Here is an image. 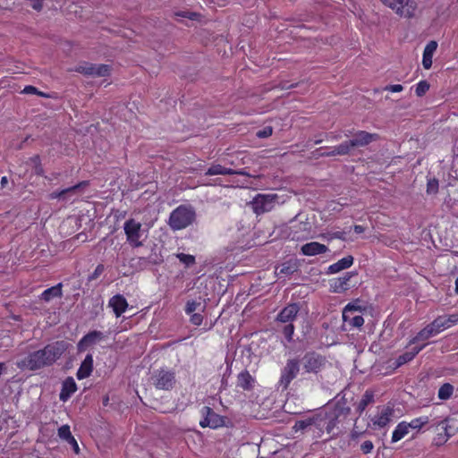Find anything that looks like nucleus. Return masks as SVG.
Masks as SVG:
<instances>
[{
	"instance_id": "obj_1",
	"label": "nucleus",
	"mask_w": 458,
	"mask_h": 458,
	"mask_svg": "<svg viewBox=\"0 0 458 458\" xmlns=\"http://www.w3.org/2000/svg\"><path fill=\"white\" fill-rule=\"evenodd\" d=\"M68 347L69 344L65 341L53 342L40 350L20 357L15 364L21 370L30 371L49 367L61 358Z\"/></svg>"
},
{
	"instance_id": "obj_2",
	"label": "nucleus",
	"mask_w": 458,
	"mask_h": 458,
	"mask_svg": "<svg viewBox=\"0 0 458 458\" xmlns=\"http://www.w3.org/2000/svg\"><path fill=\"white\" fill-rule=\"evenodd\" d=\"M195 218L196 213L192 208L181 205L171 212L168 225L174 231L182 230L191 225Z\"/></svg>"
},
{
	"instance_id": "obj_3",
	"label": "nucleus",
	"mask_w": 458,
	"mask_h": 458,
	"mask_svg": "<svg viewBox=\"0 0 458 458\" xmlns=\"http://www.w3.org/2000/svg\"><path fill=\"white\" fill-rule=\"evenodd\" d=\"M398 16L410 19L414 16L416 4L413 0H380Z\"/></svg>"
},
{
	"instance_id": "obj_4",
	"label": "nucleus",
	"mask_w": 458,
	"mask_h": 458,
	"mask_svg": "<svg viewBox=\"0 0 458 458\" xmlns=\"http://www.w3.org/2000/svg\"><path fill=\"white\" fill-rule=\"evenodd\" d=\"M326 363V358L314 352H307L300 361L303 374H317L325 367Z\"/></svg>"
},
{
	"instance_id": "obj_5",
	"label": "nucleus",
	"mask_w": 458,
	"mask_h": 458,
	"mask_svg": "<svg viewBox=\"0 0 458 458\" xmlns=\"http://www.w3.org/2000/svg\"><path fill=\"white\" fill-rule=\"evenodd\" d=\"M123 230L126 235V240L129 244L134 248H138L143 245V240L141 237L144 234L142 225L140 222L134 219L127 220L123 225Z\"/></svg>"
},
{
	"instance_id": "obj_6",
	"label": "nucleus",
	"mask_w": 458,
	"mask_h": 458,
	"mask_svg": "<svg viewBox=\"0 0 458 458\" xmlns=\"http://www.w3.org/2000/svg\"><path fill=\"white\" fill-rule=\"evenodd\" d=\"M278 199L277 194H258L250 204L254 213L260 215L271 211L278 203Z\"/></svg>"
},
{
	"instance_id": "obj_7",
	"label": "nucleus",
	"mask_w": 458,
	"mask_h": 458,
	"mask_svg": "<svg viewBox=\"0 0 458 458\" xmlns=\"http://www.w3.org/2000/svg\"><path fill=\"white\" fill-rule=\"evenodd\" d=\"M301 364L297 359L287 360L284 367L281 370L279 386L283 389H287L291 382L298 376L301 371Z\"/></svg>"
},
{
	"instance_id": "obj_8",
	"label": "nucleus",
	"mask_w": 458,
	"mask_h": 458,
	"mask_svg": "<svg viewBox=\"0 0 458 458\" xmlns=\"http://www.w3.org/2000/svg\"><path fill=\"white\" fill-rule=\"evenodd\" d=\"M351 411L350 407L346 406L344 403H341L338 402L335 405L332 412L330 413H323V422L327 433H331L335 428L337 420L339 417H347Z\"/></svg>"
},
{
	"instance_id": "obj_9",
	"label": "nucleus",
	"mask_w": 458,
	"mask_h": 458,
	"mask_svg": "<svg viewBox=\"0 0 458 458\" xmlns=\"http://www.w3.org/2000/svg\"><path fill=\"white\" fill-rule=\"evenodd\" d=\"M152 380L156 388L166 391L171 390L176 382L174 372L164 369L155 371Z\"/></svg>"
},
{
	"instance_id": "obj_10",
	"label": "nucleus",
	"mask_w": 458,
	"mask_h": 458,
	"mask_svg": "<svg viewBox=\"0 0 458 458\" xmlns=\"http://www.w3.org/2000/svg\"><path fill=\"white\" fill-rule=\"evenodd\" d=\"M75 71L93 77H106L110 73V66L107 64H83L78 65Z\"/></svg>"
},
{
	"instance_id": "obj_11",
	"label": "nucleus",
	"mask_w": 458,
	"mask_h": 458,
	"mask_svg": "<svg viewBox=\"0 0 458 458\" xmlns=\"http://www.w3.org/2000/svg\"><path fill=\"white\" fill-rule=\"evenodd\" d=\"M201 413L204 416V420L199 422L202 428L210 427L217 428L221 425L223 420L217 415L210 407L204 406L201 410Z\"/></svg>"
},
{
	"instance_id": "obj_12",
	"label": "nucleus",
	"mask_w": 458,
	"mask_h": 458,
	"mask_svg": "<svg viewBox=\"0 0 458 458\" xmlns=\"http://www.w3.org/2000/svg\"><path fill=\"white\" fill-rule=\"evenodd\" d=\"M105 335L100 331H91L85 335L78 343L79 352H84L89 346L94 345L104 340Z\"/></svg>"
},
{
	"instance_id": "obj_13",
	"label": "nucleus",
	"mask_w": 458,
	"mask_h": 458,
	"mask_svg": "<svg viewBox=\"0 0 458 458\" xmlns=\"http://www.w3.org/2000/svg\"><path fill=\"white\" fill-rule=\"evenodd\" d=\"M393 415V408L389 406H383L378 408L377 414L371 419V421L375 426L384 428L391 421Z\"/></svg>"
},
{
	"instance_id": "obj_14",
	"label": "nucleus",
	"mask_w": 458,
	"mask_h": 458,
	"mask_svg": "<svg viewBox=\"0 0 458 458\" xmlns=\"http://www.w3.org/2000/svg\"><path fill=\"white\" fill-rule=\"evenodd\" d=\"M300 310L299 305L292 303L284 307L276 317V321L281 323H293Z\"/></svg>"
},
{
	"instance_id": "obj_15",
	"label": "nucleus",
	"mask_w": 458,
	"mask_h": 458,
	"mask_svg": "<svg viewBox=\"0 0 458 458\" xmlns=\"http://www.w3.org/2000/svg\"><path fill=\"white\" fill-rule=\"evenodd\" d=\"M376 139V134H372L364 131H360L354 135L352 140H349V144L352 146L353 148H360L369 145Z\"/></svg>"
},
{
	"instance_id": "obj_16",
	"label": "nucleus",
	"mask_w": 458,
	"mask_h": 458,
	"mask_svg": "<svg viewBox=\"0 0 458 458\" xmlns=\"http://www.w3.org/2000/svg\"><path fill=\"white\" fill-rule=\"evenodd\" d=\"M353 276L352 272H347L343 276L334 278L330 282V289L333 293H343L349 289V281Z\"/></svg>"
},
{
	"instance_id": "obj_17",
	"label": "nucleus",
	"mask_w": 458,
	"mask_h": 458,
	"mask_svg": "<svg viewBox=\"0 0 458 458\" xmlns=\"http://www.w3.org/2000/svg\"><path fill=\"white\" fill-rule=\"evenodd\" d=\"M327 250L328 248L326 245L318 242H310L301 247V253L304 256H316L326 253Z\"/></svg>"
},
{
	"instance_id": "obj_18",
	"label": "nucleus",
	"mask_w": 458,
	"mask_h": 458,
	"mask_svg": "<svg viewBox=\"0 0 458 458\" xmlns=\"http://www.w3.org/2000/svg\"><path fill=\"white\" fill-rule=\"evenodd\" d=\"M108 305L113 309L115 316L118 318L125 312L128 302L123 295L116 294L109 300Z\"/></svg>"
},
{
	"instance_id": "obj_19",
	"label": "nucleus",
	"mask_w": 458,
	"mask_h": 458,
	"mask_svg": "<svg viewBox=\"0 0 458 458\" xmlns=\"http://www.w3.org/2000/svg\"><path fill=\"white\" fill-rule=\"evenodd\" d=\"M312 425H316L317 427H325L324 422H323L322 412L317 414L316 416H314L312 418H309L304 420L297 421L295 423L293 428L296 431L304 430L305 428H307L308 427L312 426Z\"/></svg>"
},
{
	"instance_id": "obj_20",
	"label": "nucleus",
	"mask_w": 458,
	"mask_h": 458,
	"mask_svg": "<svg viewBox=\"0 0 458 458\" xmlns=\"http://www.w3.org/2000/svg\"><path fill=\"white\" fill-rule=\"evenodd\" d=\"M77 390V386L72 377H67L62 385V390L60 393V400L63 402L67 401L72 394H74Z\"/></svg>"
},
{
	"instance_id": "obj_21",
	"label": "nucleus",
	"mask_w": 458,
	"mask_h": 458,
	"mask_svg": "<svg viewBox=\"0 0 458 458\" xmlns=\"http://www.w3.org/2000/svg\"><path fill=\"white\" fill-rule=\"evenodd\" d=\"M93 370V356L92 354H88L84 360L81 362L78 371L77 377L78 379H84L90 376Z\"/></svg>"
},
{
	"instance_id": "obj_22",
	"label": "nucleus",
	"mask_w": 458,
	"mask_h": 458,
	"mask_svg": "<svg viewBox=\"0 0 458 458\" xmlns=\"http://www.w3.org/2000/svg\"><path fill=\"white\" fill-rule=\"evenodd\" d=\"M437 48V41L428 42L423 51L422 65L425 69H429L432 66V57Z\"/></svg>"
},
{
	"instance_id": "obj_23",
	"label": "nucleus",
	"mask_w": 458,
	"mask_h": 458,
	"mask_svg": "<svg viewBox=\"0 0 458 458\" xmlns=\"http://www.w3.org/2000/svg\"><path fill=\"white\" fill-rule=\"evenodd\" d=\"M439 334L437 330L433 327V324L430 323L427 325L423 329H421L416 336H414L411 341L410 344H413L419 341H425L429 339L430 337L437 335Z\"/></svg>"
},
{
	"instance_id": "obj_24",
	"label": "nucleus",
	"mask_w": 458,
	"mask_h": 458,
	"mask_svg": "<svg viewBox=\"0 0 458 458\" xmlns=\"http://www.w3.org/2000/svg\"><path fill=\"white\" fill-rule=\"evenodd\" d=\"M343 320L350 327L355 328H360L364 324L363 317L354 312L343 311Z\"/></svg>"
},
{
	"instance_id": "obj_25",
	"label": "nucleus",
	"mask_w": 458,
	"mask_h": 458,
	"mask_svg": "<svg viewBox=\"0 0 458 458\" xmlns=\"http://www.w3.org/2000/svg\"><path fill=\"white\" fill-rule=\"evenodd\" d=\"M255 378L249 371H242L237 377V386L243 390H251L254 387Z\"/></svg>"
},
{
	"instance_id": "obj_26",
	"label": "nucleus",
	"mask_w": 458,
	"mask_h": 458,
	"mask_svg": "<svg viewBox=\"0 0 458 458\" xmlns=\"http://www.w3.org/2000/svg\"><path fill=\"white\" fill-rule=\"evenodd\" d=\"M353 264V257L349 255L346 256L337 262L330 265L328 267V273L329 274H336L344 269H346L350 267Z\"/></svg>"
},
{
	"instance_id": "obj_27",
	"label": "nucleus",
	"mask_w": 458,
	"mask_h": 458,
	"mask_svg": "<svg viewBox=\"0 0 458 458\" xmlns=\"http://www.w3.org/2000/svg\"><path fill=\"white\" fill-rule=\"evenodd\" d=\"M245 174L244 172H236L233 171L231 168H225L222 166L221 165H211L207 172L205 173L206 175H216V174Z\"/></svg>"
},
{
	"instance_id": "obj_28",
	"label": "nucleus",
	"mask_w": 458,
	"mask_h": 458,
	"mask_svg": "<svg viewBox=\"0 0 458 458\" xmlns=\"http://www.w3.org/2000/svg\"><path fill=\"white\" fill-rule=\"evenodd\" d=\"M425 346L426 344L420 347H414L411 351L400 355L395 360V367L398 368L411 360Z\"/></svg>"
},
{
	"instance_id": "obj_29",
	"label": "nucleus",
	"mask_w": 458,
	"mask_h": 458,
	"mask_svg": "<svg viewBox=\"0 0 458 458\" xmlns=\"http://www.w3.org/2000/svg\"><path fill=\"white\" fill-rule=\"evenodd\" d=\"M62 296V284H58L53 287L47 288L41 293V300L45 301H50L55 297Z\"/></svg>"
},
{
	"instance_id": "obj_30",
	"label": "nucleus",
	"mask_w": 458,
	"mask_h": 458,
	"mask_svg": "<svg viewBox=\"0 0 458 458\" xmlns=\"http://www.w3.org/2000/svg\"><path fill=\"white\" fill-rule=\"evenodd\" d=\"M374 402V394L370 390H367L362 395L361 400L358 403L357 411L360 415L366 409V407Z\"/></svg>"
},
{
	"instance_id": "obj_31",
	"label": "nucleus",
	"mask_w": 458,
	"mask_h": 458,
	"mask_svg": "<svg viewBox=\"0 0 458 458\" xmlns=\"http://www.w3.org/2000/svg\"><path fill=\"white\" fill-rule=\"evenodd\" d=\"M409 433L405 421L400 422L394 428L392 435V442L395 443L403 438Z\"/></svg>"
},
{
	"instance_id": "obj_32",
	"label": "nucleus",
	"mask_w": 458,
	"mask_h": 458,
	"mask_svg": "<svg viewBox=\"0 0 458 458\" xmlns=\"http://www.w3.org/2000/svg\"><path fill=\"white\" fill-rule=\"evenodd\" d=\"M87 185V182H81L72 187H70V188H66L64 190H62L60 191H54L50 194V199H62V198H64V196L68 193H72L74 192L75 191H77L78 189H80L81 187L82 186H86Z\"/></svg>"
},
{
	"instance_id": "obj_33",
	"label": "nucleus",
	"mask_w": 458,
	"mask_h": 458,
	"mask_svg": "<svg viewBox=\"0 0 458 458\" xmlns=\"http://www.w3.org/2000/svg\"><path fill=\"white\" fill-rule=\"evenodd\" d=\"M429 422V417L428 416H420L419 418L413 419L411 422L407 423L406 426L408 428V430L410 429H420L424 425L428 424Z\"/></svg>"
},
{
	"instance_id": "obj_34",
	"label": "nucleus",
	"mask_w": 458,
	"mask_h": 458,
	"mask_svg": "<svg viewBox=\"0 0 458 458\" xmlns=\"http://www.w3.org/2000/svg\"><path fill=\"white\" fill-rule=\"evenodd\" d=\"M454 393V386L445 383L440 386L438 389L437 396L440 400H448Z\"/></svg>"
},
{
	"instance_id": "obj_35",
	"label": "nucleus",
	"mask_w": 458,
	"mask_h": 458,
	"mask_svg": "<svg viewBox=\"0 0 458 458\" xmlns=\"http://www.w3.org/2000/svg\"><path fill=\"white\" fill-rule=\"evenodd\" d=\"M295 227H297V225ZM298 227L300 228V230L303 227V233L299 235L298 231H293V233H292L293 240L302 241V240L308 239L310 237V231L308 230L306 225L299 224Z\"/></svg>"
},
{
	"instance_id": "obj_36",
	"label": "nucleus",
	"mask_w": 458,
	"mask_h": 458,
	"mask_svg": "<svg viewBox=\"0 0 458 458\" xmlns=\"http://www.w3.org/2000/svg\"><path fill=\"white\" fill-rule=\"evenodd\" d=\"M296 271V266L294 264L284 263L278 267L276 270V275H292Z\"/></svg>"
},
{
	"instance_id": "obj_37",
	"label": "nucleus",
	"mask_w": 458,
	"mask_h": 458,
	"mask_svg": "<svg viewBox=\"0 0 458 458\" xmlns=\"http://www.w3.org/2000/svg\"><path fill=\"white\" fill-rule=\"evenodd\" d=\"M433 327L437 330L438 333L442 332L443 330L449 328L445 317L439 316L436 319H434L432 322Z\"/></svg>"
},
{
	"instance_id": "obj_38",
	"label": "nucleus",
	"mask_w": 458,
	"mask_h": 458,
	"mask_svg": "<svg viewBox=\"0 0 458 458\" xmlns=\"http://www.w3.org/2000/svg\"><path fill=\"white\" fill-rule=\"evenodd\" d=\"M58 437L66 442L73 437L68 425H63L58 428Z\"/></svg>"
},
{
	"instance_id": "obj_39",
	"label": "nucleus",
	"mask_w": 458,
	"mask_h": 458,
	"mask_svg": "<svg viewBox=\"0 0 458 458\" xmlns=\"http://www.w3.org/2000/svg\"><path fill=\"white\" fill-rule=\"evenodd\" d=\"M365 308L362 307L360 304V301H355L353 302H350L348 303L344 308V310L343 311H349V312H354V313H358V312H361L362 310H364Z\"/></svg>"
},
{
	"instance_id": "obj_40",
	"label": "nucleus",
	"mask_w": 458,
	"mask_h": 458,
	"mask_svg": "<svg viewBox=\"0 0 458 458\" xmlns=\"http://www.w3.org/2000/svg\"><path fill=\"white\" fill-rule=\"evenodd\" d=\"M352 149H353V148L349 144V140H347L336 146L335 153L339 156L347 155L352 151Z\"/></svg>"
},
{
	"instance_id": "obj_41",
	"label": "nucleus",
	"mask_w": 458,
	"mask_h": 458,
	"mask_svg": "<svg viewBox=\"0 0 458 458\" xmlns=\"http://www.w3.org/2000/svg\"><path fill=\"white\" fill-rule=\"evenodd\" d=\"M429 89V84L427 81H420L415 89V93L418 97H422Z\"/></svg>"
},
{
	"instance_id": "obj_42",
	"label": "nucleus",
	"mask_w": 458,
	"mask_h": 458,
	"mask_svg": "<svg viewBox=\"0 0 458 458\" xmlns=\"http://www.w3.org/2000/svg\"><path fill=\"white\" fill-rule=\"evenodd\" d=\"M439 183L438 180L436 178L428 180L427 182V193L428 194H437L438 191Z\"/></svg>"
},
{
	"instance_id": "obj_43",
	"label": "nucleus",
	"mask_w": 458,
	"mask_h": 458,
	"mask_svg": "<svg viewBox=\"0 0 458 458\" xmlns=\"http://www.w3.org/2000/svg\"><path fill=\"white\" fill-rule=\"evenodd\" d=\"M200 309H204V306H201L200 302H197L195 301H189L186 303L185 312L187 314H192L194 311L199 310Z\"/></svg>"
},
{
	"instance_id": "obj_44",
	"label": "nucleus",
	"mask_w": 458,
	"mask_h": 458,
	"mask_svg": "<svg viewBox=\"0 0 458 458\" xmlns=\"http://www.w3.org/2000/svg\"><path fill=\"white\" fill-rule=\"evenodd\" d=\"M179 260L185 264L187 267L191 266L195 263V257L190 254L179 253L177 254Z\"/></svg>"
},
{
	"instance_id": "obj_45",
	"label": "nucleus",
	"mask_w": 458,
	"mask_h": 458,
	"mask_svg": "<svg viewBox=\"0 0 458 458\" xmlns=\"http://www.w3.org/2000/svg\"><path fill=\"white\" fill-rule=\"evenodd\" d=\"M283 333L287 339L288 342H291L293 340V335L294 333V326L293 323H288L283 329Z\"/></svg>"
},
{
	"instance_id": "obj_46",
	"label": "nucleus",
	"mask_w": 458,
	"mask_h": 458,
	"mask_svg": "<svg viewBox=\"0 0 458 458\" xmlns=\"http://www.w3.org/2000/svg\"><path fill=\"white\" fill-rule=\"evenodd\" d=\"M273 133V129L271 126H267L263 128L262 130H259L256 132V136L259 139H265L271 136Z\"/></svg>"
},
{
	"instance_id": "obj_47",
	"label": "nucleus",
	"mask_w": 458,
	"mask_h": 458,
	"mask_svg": "<svg viewBox=\"0 0 458 458\" xmlns=\"http://www.w3.org/2000/svg\"><path fill=\"white\" fill-rule=\"evenodd\" d=\"M374 445L370 440L363 442L360 445V450L363 454H368L372 452Z\"/></svg>"
},
{
	"instance_id": "obj_48",
	"label": "nucleus",
	"mask_w": 458,
	"mask_h": 458,
	"mask_svg": "<svg viewBox=\"0 0 458 458\" xmlns=\"http://www.w3.org/2000/svg\"><path fill=\"white\" fill-rule=\"evenodd\" d=\"M437 430H443L445 432V440H446L447 437H450V433H448V425H447L446 420H442L439 423H437Z\"/></svg>"
},
{
	"instance_id": "obj_49",
	"label": "nucleus",
	"mask_w": 458,
	"mask_h": 458,
	"mask_svg": "<svg viewBox=\"0 0 458 458\" xmlns=\"http://www.w3.org/2000/svg\"><path fill=\"white\" fill-rule=\"evenodd\" d=\"M22 93H25V94H37V95L43 96V97L46 96L44 93L38 91V89L33 87V86H26L24 88V89L22 90Z\"/></svg>"
},
{
	"instance_id": "obj_50",
	"label": "nucleus",
	"mask_w": 458,
	"mask_h": 458,
	"mask_svg": "<svg viewBox=\"0 0 458 458\" xmlns=\"http://www.w3.org/2000/svg\"><path fill=\"white\" fill-rule=\"evenodd\" d=\"M104 269L105 267L103 265H98L94 272L89 276V280L97 279L103 273Z\"/></svg>"
},
{
	"instance_id": "obj_51",
	"label": "nucleus",
	"mask_w": 458,
	"mask_h": 458,
	"mask_svg": "<svg viewBox=\"0 0 458 458\" xmlns=\"http://www.w3.org/2000/svg\"><path fill=\"white\" fill-rule=\"evenodd\" d=\"M191 322L195 325V326H199L201 325L202 321H203V317L202 315L199 314V313H193L191 316Z\"/></svg>"
},
{
	"instance_id": "obj_52",
	"label": "nucleus",
	"mask_w": 458,
	"mask_h": 458,
	"mask_svg": "<svg viewBox=\"0 0 458 458\" xmlns=\"http://www.w3.org/2000/svg\"><path fill=\"white\" fill-rule=\"evenodd\" d=\"M445 318L448 327H451L458 323V313L451 314L448 317H445Z\"/></svg>"
},
{
	"instance_id": "obj_53",
	"label": "nucleus",
	"mask_w": 458,
	"mask_h": 458,
	"mask_svg": "<svg viewBox=\"0 0 458 458\" xmlns=\"http://www.w3.org/2000/svg\"><path fill=\"white\" fill-rule=\"evenodd\" d=\"M403 89V87L401 84L388 85L385 88V90L390 92H401Z\"/></svg>"
},
{
	"instance_id": "obj_54",
	"label": "nucleus",
	"mask_w": 458,
	"mask_h": 458,
	"mask_svg": "<svg viewBox=\"0 0 458 458\" xmlns=\"http://www.w3.org/2000/svg\"><path fill=\"white\" fill-rule=\"evenodd\" d=\"M328 239L329 240H332V239L344 240L345 239L344 233V232H335V233H329Z\"/></svg>"
},
{
	"instance_id": "obj_55",
	"label": "nucleus",
	"mask_w": 458,
	"mask_h": 458,
	"mask_svg": "<svg viewBox=\"0 0 458 458\" xmlns=\"http://www.w3.org/2000/svg\"><path fill=\"white\" fill-rule=\"evenodd\" d=\"M175 15L181 16V17H186V18H189L191 20H194V18L196 16V13H190V12H178V13H175Z\"/></svg>"
},
{
	"instance_id": "obj_56",
	"label": "nucleus",
	"mask_w": 458,
	"mask_h": 458,
	"mask_svg": "<svg viewBox=\"0 0 458 458\" xmlns=\"http://www.w3.org/2000/svg\"><path fill=\"white\" fill-rule=\"evenodd\" d=\"M68 444H70L74 451L75 454H79L80 452V447H79V445L76 441V439L74 437H72V439H70L68 442Z\"/></svg>"
},
{
	"instance_id": "obj_57",
	"label": "nucleus",
	"mask_w": 458,
	"mask_h": 458,
	"mask_svg": "<svg viewBox=\"0 0 458 458\" xmlns=\"http://www.w3.org/2000/svg\"><path fill=\"white\" fill-rule=\"evenodd\" d=\"M335 151H336V146L331 148L330 151L323 153L322 156H325V157L337 156L338 154H336Z\"/></svg>"
},
{
	"instance_id": "obj_58",
	"label": "nucleus",
	"mask_w": 458,
	"mask_h": 458,
	"mask_svg": "<svg viewBox=\"0 0 458 458\" xmlns=\"http://www.w3.org/2000/svg\"><path fill=\"white\" fill-rule=\"evenodd\" d=\"M353 230L356 233H362L365 231V228L362 225H354Z\"/></svg>"
},
{
	"instance_id": "obj_59",
	"label": "nucleus",
	"mask_w": 458,
	"mask_h": 458,
	"mask_svg": "<svg viewBox=\"0 0 458 458\" xmlns=\"http://www.w3.org/2000/svg\"><path fill=\"white\" fill-rule=\"evenodd\" d=\"M8 184V178L6 176H3L0 181L1 188H5Z\"/></svg>"
},
{
	"instance_id": "obj_60",
	"label": "nucleus",
	"mask_w": 458,
	"mask_h": 458,
	"mask_svg": "<svg viewBox=\"0 0 458 458\" xmlns=\"http://www.w3.org/2000/svg\"><path fill=\"white\" fill-rule=\"evenodd\" d=\"M35 173L38 175H42L43 174V168L39 165H37L36 167H35Z\"/></svg>"
},
{
	"instance_id": "obj_61",
	"label": "nucleus",
	"mask_w": 458,
	"mask_h": 458,
	"mask_svg": "<svg viewBox=\"0 0 458 458\" xmlns=\"http://www.w3.org/2000/svg\"><path fill=\"white\" fill-rule=\"evenodd\" d=\"M4 369H5V364L4 362H0V376L2 375V373Z\"/></svg>"
},
{
	"instance_id": "obj_62",
	"label": "nucleus",
	"mask_w": 458,
	"mask_h": 458,
	"mask_svg": "<svg viewBox=\"0 0 458 458\" xmlns=\"http://www.w3.org/2000/svg\"><path fill=\"white\" fill-rule=\"evenodd\" d=\"M293 84L284 83V84L282 86V89H291V88H293Z\"/></svg>"
},
{
	"instance_id": "obj_63",
	"label": "nucleus",
	"mask_w": 458,
	"mask_h": 458,
	"mask_svg": "<svg viewBox=\"0 0 458 458\" xmlns=\"http://www.w3.org/2000/svg\"><path fill=\"white\" fill-rule=\"evenodd\" d=\"M455 293L458 294V278L455 280Z\"/></svg>"
},
{
	"instance_id": "obj_64",
	"label": "nucleus",
	"mask_w": 458,
	"mask_h": 458,
	"mask_svg": "<svg viewBox=\"0 0 458 458\" xmlns=\"http://www.w3.org/2000/svg\"><path fill=\"white\" fill-rule=\"evenodd\" d=\"M32 160L35 162V163H38L39 161V157L37 156V157H34L32 158Z\"/></svg>"
}]
</instances>
